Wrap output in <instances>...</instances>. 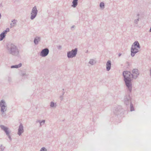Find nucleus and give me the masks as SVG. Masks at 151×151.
<instances>
[{"instance_id": "obj_5", "label": "nucleus", "mask_w": 151, "mask_h": 151, "mask_svg": "<svg viewBox=\"0 0 151 151\" xmlns=\"http://www.w3.org/2000/svg\"><path fill=\"white\" fill-rule=\"evenodd\" d=\"M49 52V50L47 49H45L41 52L40 55L42 57H45L47 55Z\"/></svg>"}, {"instance_id": "obj_20", "label": "nucleus", "mask_w": 151, "mask_h": 151, "mask_svg": "<svg viewBox=\"0 0 151 151\" xmlns=\"http://www.w3.org/2000/svg\"><path fill=\"white\" fill-rule=\"evenodd\" d=\"M89 63L91 64H93V60H90V61L89 62Z\"/></svg>"}, {"instance_id": "obj_22", "label": "nucleus", "mask_w": 151, "mask_h": 151, "mask_svg": "<svg viewBox=\"0 0 151 151\" xmlns=\"http://www.w3.org/2000/svg\"><path fill=\"white\" fill-rule=\"evenodd\" d=\"M133 110L132 109V107H131V111H132Z\"/></svg>"}, {"instance_id": "obj_23", "label": "nucleus", "mask_w": 151, "mask_h": 151, "mask_svg": "<svg viewBox=\"0 0 151 151\" xmlns=\"http://www.w3.org/2000/svg\"><path fill=\"white\" fill-rule=\"evenodd\" d=\"M43 122L44 123V122H45V121H43Z\"/></svg>"}, {"instance_id": "obj_6", "label": "nucleus", "mask_w": 151, "mask_h": 151, "mask_svg": "<svg viewBox=\"0 0 151 151\" xmlns=\"http://www.w3.org/2000/svg\"><path fill=\"white\" fill-rule=\"evenodd\" d=\"M5 102L4 101L2 100L0 104V106L1 108V111L4 112V111H6V106L5 105Z\"/></svg>"}, {"instance_id": "obj_18", "label": "nucleus", "mask_w": 151, "mask_h": 151, "mask_svg": "<svg viewBox=\"0 0 151 151\" xmlns=\"http://www.w3.org/2000/svg\"><path fill=\"white\" fill-rule=\"evenodd\" d=\"M40 151H46V149L44 148H42L41 149Z\"/></svg>"}, {"instance_id": "obj_2", "label": "nucleus", "mask_w": 151, "mask_h": 151, "mask_svg": "<svg viewBox=\"0 0 151 151\" xmlns=\"http://www.w3.org/2000/svg\"><path fill=\"white\" fill-rule=\"evenodd\" d=\"M139 44L138 42H135L132 45L131 48V55L133 56L134 54L137 53L139 49Z\"/></svg>"}, {"instance_id": "obj_1", "label": "nucleus", "mask_w": 151, "mask_h": 151, "mask_svg": "<svg viewBox=\"0 0 151 151\" xmlns=\"http://www.w3.org/2000/svg\"><path fill=\"white\" fill-rule=\"evenodd\" d=\"M123 75L124 78V81L127 86L128 87L129 90L131 91V81L132 76L131 73L129 71H124L123 73Z\"/></svg>"}, {"instance_id": "obj_19", "label": "nucleus", "mask_w": 151, "mask_h": 151, "mask_svg": "<svg viewBox=\"0 0 151 151\" xmlns=\"http://www.w3.org/2000/svg\"><path fill=\"white\" fill-rule=\"evenodd\" d=\"M54 106V103L53 102H51L50 104V106L51 107H53Z\"/></svg>"}, {"instance_id": "obj_9", "label": "nucleus", "mask_w": 151, "mask_h": 151, "mask_svg": "<svg viewBox=\"0 0 151 151\" xmlns=\"http://www.w3.org/2000/svg\"><path fill=\"white\" fill-rule=\"evenodd\" d=\"M132 76L134 77L135 76L137 77L139 75V72L138 70L137 69H134L133 70Z\"/></svg>"}, {"instance_id": "obj_14", "label": "nucleus", "mask_w": 151, "mask_h": 151, "mask_svg": "<svg viewBox=\"0 0 151 151\" xmlns=\"http://www.w3.org/2000/svg\"><path fill=\"white\" fill-rule=\"evenodd\" d=\"M21 65H22V64L20 63L18 65L12 66L11 67V68H17L20 67L21 66Z\"/></svg>"}, {"instance_id": "obj_16", "label": "nucleus", "mask_w": 151, "mask_h": 151, "mask_svg": "<svg viewBox=\"0 0 151 151\" xmlns=\"http://www.w3.org/2000/svg\"><path fill=\"white\" fill-rule=\"evenodd\" d=\"M100 6L101 8H104V4L103 3L101 2L100 4Z\"/></svg>"}, {"instance_id": "obj_24", "label": "nucleus", "mask_w": 151, "mask_h": 151, "mask_svg": "<svg viewBox=\"0 0 151 151\" xmlns=\"http://www.w3.org/2000/svg\"><path fill=\"white\" fill-rule=\"evenodd\" d=\"M150 74H151V70H150Z\"/></svg>"}, {"instance_id": "obj_13", "label": "nucleus", "mask_w": 151, "mask_h": 151, "mask_svg": "<svg viewBox=\"0 0 151 151\" xmlns=\"http://www.w3.org/2000/svg\"><path fill=\"white\" fill-rule=\"evenodd\" d=\"M5 36V34L4 32L2 33L0 35V40H2Z\"/></svg>"}, {"instance_id": "obj_8", "label": "nucleus", "mask_w": 151, "mask_h": 151, "mask_svg": "<svg viewBox=\"0 0 151 151\" xmlns=\"http://www.w3.org/2000/svg\"><path fill=\"white\" fill-rule=\"evenodd\" d=\"M1 127L2 129H3L4 131H5V132H6V133L7 135H9V133L8 131V128L3 125H1Z\"/></svg>"}, {"instance_id": "obj_11", "label": "nucleus", "mask_w": 151, "mask_h": 151, "mask_svg": "<svg viewBox=\"0 0 151 151\" xmlns=\"http://www.w3.org/2000/svg\"><path fill=\"white\" fill-rule=\"evenodd\" d=\"M111 66V63L110 61H108L106 63V69L109 70L110 69Z\"/></svg>"}, {"instance_id": "obj_17", "label": "nucleus", "mask_w": 151, "mask_h": 151, "mask_svg": "<svg viewBox=\"0 0 151 151\" xmlns=\"http://www.w3.org/2000/svg\"><path fill=\"white\" fill-rule=\"evenodd\" d=\"M9 28H7L6 29V30H5L4 32H3L4 33H5V34H6L7 32H9Z\"/></svg>"}, {"instance_id": "obj_21", "label": "nucleus", "mask_w": 151, "mask_h": 151, "mask_svg": "<svg viewBox=\"0 0 151 151\" xmlns=\"http://www.w3.org/2000/svg\"><path fill=\"white\" fill-rule=\"evenodd\" d=\"M150 32H151V28H150Z\"/></svg>"}, {"instance_id": "obj_15", "label": "nucleus", "mask_w": 151, "mask_h": 151, "mask_svg": "<svg viewBox=\"0 0 151 151\" xmlns=\"http://www.w3.org/2000/svg\"><path fill=\"white\" fill-rule=\"evenodd\" d=\"M40 40V38H38V39L36 38L35 39L34 42L36 44H37L39 41Z\"/></svg>"}, {"instance_id": "obj_25", "label": "nucleus", "mask_w": 151, "mask_h": 151, "mask_svg": "<svg viewBox=\"0 0 151 151\" xmlns=\"http://www.w3.org/2000/svg\"><path fill=\"white\" fill-rule=\"evenodd\" d=\"M12 24H11V26H12Z\"/></svg>"}, {"instance_id": "obj_12", "label": "nucleus", "mask_w": 151, "mask_h": 151, "mask_svg": "<svg viewBox=\"0 0 151 151\" xmlns=\"http://www.w3.org/2000/svg\"><path fill=\"white\" fill-rule=\"evenodd\" d=\"M78 0H74L73 1V5L72 6L74 7H75L77 4V1Z\"/></svg>"}, {"instance_id": "obj_7", "label": "nucleus", "mask_w": 151, "mask_h": 151, "mask_svg": "<svg viewBox=\"0 0 151 151\" xmlns=\"http://www.w3.org/2000/svg\"><path fill=\"white\" fill-rule=\"evenodd\" d=\"M17 50V48L16 46L13 44L11 45L10 50L11 53H12L15 52Z\"/></svg>"}, {"instance_id": "obj_10", "label": "nucleus", "mask_w": 151, "mask_h": 151, "mask_svg": "<svg viewBox=\"0 0 151 151\" xmlns=\"http://www.w3.org/2000/svg\"><path fill=\"white\" fill-rule=\"evenodd\" d=\"M23 126L22 125H20L18 129V134L20 135L23 132Z\"/></svg>"}, {"instance_id": "obj_3", "label": "nucleus", "mask_w": 151, "mask_h": 151, "mask_svg": "<svg viewBox=\"0 0 151 151\" xmlns=\"http://www.w3.org/2000/svg\"><path fill=\"white\" fill-rule=\"evenodd\" d=\"M77 52L76 49L74 50H72L68 53V58H73L76 56Z\"/></svg>"}, {"instance_id": "obj_4", "label": "nucleus", "mask_w": 151, "mask_h": 151, "mask_svg": "<svg viewBox=\"0 0 151 151\" xmlns=\"http://www.w3.org/2000/svg\"><path fill=\"white\" fill-rule=\"evenodd\" d=\"M37 10L36 8L35 7H34L32 10V12L31 13V19H33L36 16L37 14Z\"/></svg>"}]
</instances>
